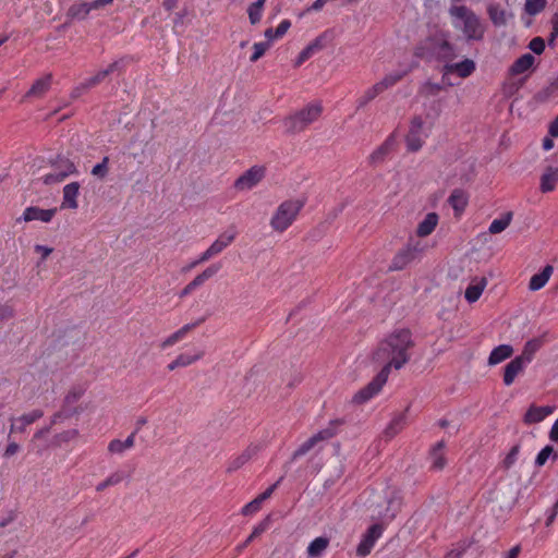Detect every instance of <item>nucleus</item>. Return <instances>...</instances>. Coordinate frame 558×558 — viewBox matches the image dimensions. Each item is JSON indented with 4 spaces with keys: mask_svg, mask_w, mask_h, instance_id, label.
I'll return each mask as SVG.
<instances>
[{
    "mask_svg": "<svg viewBox=\"0 0 558 558\" xmlns=\"http://www.w3.org/2000/svg\"><path fill=\"white\" fill-rule=\"evenodd\" d=\"M113 0H94V1H76L72 3L66 13L68 23H72L74 21H84L88 17L89 13L95 10H100L109 4H111Z\"/></svg>",
    "mask_w": 558,
    "mask_h": 558,
    "instance_id": "6e6552de",
    "label": "nucleus"
},
{
    "mask_svg": "<svg viewBox=\"0 0 558 558\" xmlns=\"http://www.w3.org/2000/svg\"><path fill=\"white\" fill-rule=\"evenodd\" d=\"M486 286H487V279L485 277H481V278L476 277V278L472 279V281L470 282V284L468 286V288L464 292L465 300L469 303L476 302L481 298Z\"/></svg>",
    "mask_w": 558,
    "mask_h": 558,
    "instance_id": "4be33fe9",
    "label": "nucleus"
},
{
    "mask_svg": "<svg viewBox=\"0 0 558 558\" xmlns=\"http://www.w3.org/2000/svg\"><path fill=\"white\" fill-rule=\"evenodd\" d=\"M122 480H123L122 472H113L106 480H104L102 482L97 484L96 490L102 492L106 488H108L109 486H114V485L120 484L122 482Z\"/></svg>",
    "mask_w": 558,
    "mask_h": 558,
    "instance_id": "09e8293b",
    "label": "nucleus"
},
{
    "mask_svg": "<svg viewBox=\"0 0 558 558\" xmlns=\"http://www.w3.org/2000/svg\"><path fill=\"white\" fill-rule=\"evenodd\" d=\"M529 364L515 356L506 366L504 372V384L510 386L513 384L515 377L524 371Z\"/></svg>",
    "mask_w": 558,
    "mask_h": 558,
    "instance_id": "412c9836",
    "label": "nucleus"
},
{
    "mask_svg": "<svg viewBox=\"0 0 558 558\" xmlns=\"http://www.w3.org/2000/svg\"><path fill=\"white\" fill-rule=\"evenodd\" d=\"M442 90V85L439 83H434L432 81H426L423 83L418 89V94L423 97H434Z\"/></svg>",
    "mask_w": 558,
    "mask_h": 558,
    "instance_id": "a18cd8bd",
    "label": "nucleus"
},
{
    "mask_svg": "<svg viewBox=\"0 0 558 558\" xmlns=\"http://www.w3.org/2000/svg\"><path fill=\"white\" fill-rule=\"evenodd\" d=\"M558 183V168L548 167L541 177L539 189L543 193H548L555 190Z\"/></svg>",
    "mask_w": 558,
    "mask_h": 558,
    "instance_id": "7c9ffc66",
    "label": "nucleus"
},
{
    "mask_svg": "<svg viewBox=\"0 0 558 558\" xmlns=\"http://www.w3.org/2000/svg\"><path fill=\"white\" fill-rule=\"evenodd\" d=\"M84 395V389L83 388H73L71 389L66 396L64 397V403L66 405H72L74 404L76 401H78Z\"/></svg>",
    "mask_w": 558,
    "mask_h": 558,
    "instance_id": "4d7b16f0",
    "label": "nucleus"
},
{
    "mask_svg": "<svg viewBox=\"0 0 558 558\" xmlns=\"http://www.w3.org/2000/svg\"><path fill=\"white\" fill-rule=\"evenodd\" d=\"M19 450H20L19 444H16L15 441H9L7 448L3 452V456L5 458H11L14 454H16Z\"/></svg>",
    "mask_w": 558,
    "mask_h": 558,
    "instance_id": "338daca9",
    "label": "nucleus"
},
{
    "mask_svg": "<svg viewBox=\"0 0 558 558\" xmlns=\"http://www.w3.org/2000/svg\"><path fill=\"white\" fill-rule=\"evenodd\" d=\"M335 435L331 428H324L318 430L316 434L311 436L307 440L299 446V448L293 452V459H298L302 456H305L311 450L315 449L320 442L327 441L332 438Z\"/></svg>",
    "mask_w": 558,
    "mask_h": 558,
    "instance_id": "4468645a",
    "label": "nucleus"
},
{
    "mask_svg": "<svg viewBox=\"0 0 558 558\" xmlns=\"http://www.w3.org/2000/svg\"><path fill=\"white\" fill-rule=\"evenodd\" d=\"M550 457L556 459L558 457V453L554 450L551 446L547 445L537 453L535 458V465L543 466Z\"/></svg>",
    "mask_w": 558,
    "mask_h": 558,
    "instance_id": "8fccbe9b",
    "label": "nucleus"
},
{
    "mask_svg": "<svg viewBox=\"0 0 558 558\" xmlns=\"http://www.w3.org/2000/svg\"><path fill=\"white\" fill-rule=\"evenodd\" d=\"M260 508H262V504L259 502V500L257 498H254L252 501H250L242 508V514L253 515L254 513L259 511Z\"/></svg>",
    "mask_w": 558,
    "mask_h": 558,
    "instance_id": "13d9d810",
    "label": "nucleus"
},
{
    "mask_svg": "<svg viewBox=\"0 0 558 558\" xmlns=\"http://www.w3.org/2000/svg\"><path fill=\"white\" fill-rule=\"evenodd\" d=\"M421 59L452 60L456 58V48L449 41L447 33L438 32L421 41L414 51Z\"/></svg>",
    "mask_w": 558,
    "mask_h": 558,
    "instance_id": "7ed1b4c3",
    "label": "nucleus"
},
{
    "mask_svg": "<svg viewBox=\"0 0 558 558\" xmlns=\"http://www.w3.org/2000/svg\"><path fill=\"white\" fill-rule=\"evenodd\" d=\"M267 522H260L258 525H256L254 527V530L252 531L251 535L247 537V539L245 541V543L243 544L242 547H245L248 543H251L254 538H256L257 536H259L262 533H264L267 529Z\"/></svg>",
    "mask_w": 558,
    "mask_h": 558,
    "instance_id": "052dcab7",
    "label": "nucleus"
},
{
    "mask_svg": "<svg viewBox=\"0 0 558 558\" xmlns=\"http://www.w3.org/2000/svg\"><path fill=\"white\" fill-rule=\"evenodd\" d=\"M554 412L553 407H535L532 405L529 408L524 415V422L526 424H535L545 420L548 415Z\"/></svg>",
    "mask_w": 558,
    "mask_h": 558,
    "instance_id": "393cba45",
    "label": "nucleus"
},
{
    "mask_svg": "<svg viewBox=\"0 0 558 558\" xmlns=\"http://www.w3.org/2000/svg\"><path fill=\"white\" fill-rule=\"evenodd\" d=\"M197 326V323L195 324H186L179 328L177 331L165 338L160 343V349L166 350L170 347H173L181 340H183L187 333L193 330Z\"/></svg>",
    "mask_w": 558,
    "mask_h": 558,
    "instance_id": "b1692460",
    "label": "nucleus"
},
{
    "mask_svg": "<svg viewBox=\"0 0 558 558\" xmlns=\"http://www.w3.org/2000/svg\"><path fill=\"white\" fill-rule=\"evenodd\" d=\"M304 202L300 199H288L282 202L270 219V227L274 231L282 233L296 220Z\"/></svg>",
    "mask_w": 558,
    "mask_h": 558,
    "instance_id": "39448f33",
    "label": "nucleus"
},
{
    "mask_svg": "<svg viewBox=\"0 0 558 558\" xmlns=\"http://www.w3.org/2000/svg\"><path fill=\"white\" fill-rule=\"evenodd\" d=\"M314 53L305 47L296 57L294 65L300 66L302 63H304L306 60H308Z\"/></svg>",
    "mask_w": 558,
    "mask_h": 558,
    "instance_id": "0e129e2a",
    "label": "nucleus"
},
{
    "mask_svg": "<svg viewBox=\"0 0 558 558\" xmlns=\"http://www.w3.org/2000/svg\"><path fill=\"white\" fill-rule=\"evenodd\" d=\"M475 71V62L471 59H464L458 63H447L442 68V81L445 82L447 76L457 73L461 78L469 77Z\"/></svg>",
    "mask_w": 558,
    "mask_h": 558,
    "instance_id": "2eb2a0df",
    "label": "nucleus"
},
{
    "mask_svg": "<svg viewBox=\"0 0 558 558\" xmlns=\"http://www.w3.org/2000/svg\"><path fill=\"white\" fill-rule=\"evenodd\" d=\"M401 506L402 499L399 492L393 488H387L385 490L384 502L374 506L373 518L384 523H389L396 518Z\"/></svg>",
    "mask_w": 558,
    "mask_h": 558,
    "instance_id": "423d86ee",
    "label": "nucleus"
},
{
    "mask_svg": "<svg viewBox=\"0 0 558 558\" xmlns=\"http://www.w3.org/2000/svg\"><path fill=\"white\" fill-rule=\"evenodd\" d=\"M452 25L460 31L466 40H482L485 34V25L480 17L466 5H452L449 9Z\"/></svg>",
    "mask_w": 558,
    "mask_h": 558,
    "instance_id": "f03ea898",
    "label": "nucleus"
},
{
    "mask_svg": "<svg viewBox=\"0 0 558 558\" xmlns=\"http://www.w3.org/2000/svg\"><path fill=\"white\" fill-rule=\"evenodd\" d=\"M266 169L264 166H253L243 172L234 182L238 191H250L255 187L264 178Z\"/></svg>",
    "mask_w": 558,
    "mask_h": 558,
    "instance_id": "f8f14e48",
    "label": "nucleus"
},
{
    "mask_svg": "<svg viewBox=\"0 0 558 558\" xmlns=\"http://www.w3.org/2000/svg\"><path fill=\"white\" fill-rule=\"evenodd\" d=\"M548 133L551 137H558V116L550 122Z\"/></svg>",
    "mask_w": 558,
    "mask_h": 558,
    "instance_id": "774afa93",
    "label": "nucleus"
},
{
    "mask_svg": "<svg viewBox=\"0 0 558 558\" xmlns=\"http://www.w3.org/2000/svg\"><path fill=\"white\" fill-rule=\"evenodd\" d=\"M488 16L495 26H504L510 16L499 4H489L487 9Z\"/></svg>",
    "mask_w": 558,
    "mask_h": 558,
    "instance_id": "ea45409f",
    "label": "nucleus"
},
{
    "mask_svg": "<svg viewBox=\"0 0 558 558\" xmlns=\"http://www.w3.org/2000/svg\"><path fill=\"white\" fill-rule=\"evenodd\" d=\"M328 546H329V538H327L325 536L316 537L308 544V546L306 548V554L311 558H318L324 554V551L328 548Z\"/></svg>",
    "mask_w": 558,
    "mask_h": 558,
    "instance_id": "c9c22d12",
    "label": "nucleus"
},
{
    "mask_svg": "<svg viewBox=\"0 0 558 558\" xmlns=\"http://www.w3.org/2000/svg\"><path fill=\"white\" fill-rule=\"evenodd\" d=\"M204 355V352L199 351L195 354L181 353L177 356L180 367H187L195 362L199 361Z\"/></svg>",
    "mask_w": 558,
    "mask_h": 558,
    "instance_id": "864d4df0",
    "label": "nucleus"
},
{
    "mask_svg": "<svg viewBox=\"0 0 558 558\" xmlns=\"http://www.w3.org/2000/svg\"><path fill=\"white\" fill-rule=\"evenodd\" d=\"M381 92L377 87L376 84L367 88L357 99L356 105L357 108L365 107L368 102H371L373 99H375L378 95H380Z\"/></svg>",
    "mask_w": 558,
    "mask_h": 558,
    "instance_id": "49530a36",
    "label": "nucleus"
},
{
    "mask_svg": "<svg viewBox=\"0 0 558 558\" xmlns=\"http://www.w3.org/2000/svg\"><path fill=\"white\" fill-rule=\"evenodd\" d=\"M415 257V252L411 247H407L398 252L391 260V270L404 269Z\"/></svg>",
    "mask_w": 558,
    "mask_h": 558,
    "instance_id": "cd10ccee",
    "label": "nucleus"
},
{
    "mask_svg": "<svg viewBox=\"0 0 558 558\" xmlns=\"http://www.w3.org/2000/svg\"><path fill=\"white\" fill-rule=\"evenodd\" d=\"M407 74V72H393L385 75L379 82L375 83L379 90L384 93L388 88L396 85L402 77Z\"/></svg>",
    "mask_w": 558,
    "mask_h": 558,
    "instance_id": "37998d69",
    "label": "nucleus"
},
{
    "mask_svg": "<svg viewBox=\"0 0 558 558\" xmlns=\"http://www.w3.org/2000/svg\"><path fill=\"white\" fill-rule=\"evenodd\" d=\"M539 344L536 340H530L525 343L523 351L518 355L525 363L530 364L533 360L534 353L538 350Z\"/></svg>",
    "mask_w": 558,
    "mask_h": 558,
    "instance_id": "de8ad7c7",
    "label": "nucleus"
},
{
    "mask_svg": "<svg viewBox=\"0 0 558 558\" xmlns=\"http://www.w3.org/2000/svg\"><path fill=\"white\" fill-rule=\"evenodd\" d=\"M57 213L56 208L41 209L39 207H27L22 216L24 221L39 220L43 222H50Z\"/></svg>",
    "mask_w": 558,
    "mask_h": 558,
    "instance_id": "aec40b11",
    "label": "nucleus"
},
{
    "mask_svg": "<svg viewBox=\"0 0 558 558\" xmlns=\"http://www.w3.org/2000/svg\"><path fill=\"white\" fill-rule=\"evenodd\" d=\"M43 416H44V412L39 409H36V410H33L28 413H25V414L16 417V418H13L11 426H10V434L24 433L28 425L35 423L37 420L41 418Z\"/></svg>",
    "mask_w": 558,
    "mask_h": 558,
    "instance_id": "dca6fc26",
    "label": "nucleus"
},
{
    "mask_svg": "<svg viewBox=\"0 0 558 558\" xmlns=\"http://www.w3.org/2000/svg\"><path fill=\"white\" fill-rule=\"evenodd\" d=\"M558 96V76L550 81L546 86L541 88L536 95L535 100L538 102H546L551 98Z\"/></svg>",
    "mask_w": 558,
    "mask_h": 558,
    "instance_id": "e433bc0d",
    "label": "nucleus"
},
{
    "mask_svg": "<svg viewBox=\"0 0 558 558\" xmlns=\"http://www.w3.org/2000/svg\"><path fill=\"white\" fill-rule=\"evenodd\" d=\"M414 345L415 341L409 328L395 329L378 342L372 353V361L381 364L379 373L389 377L392 369L400 371L410 362Z\"/></svg>",
    "mask_w": 558,
    "mask_h": 558,
    "instance_id": "f257e3e1",
    "label": "nucleus"
},
{
    "mask_svg": "<svg viewBox=\"0 0 558 558\" xmlns=\"http://www.w3.org/2000/svg\"><path fill=\"white\" fill-rule=\"evenodd\" d=\"M135 444V433H132L128 436L125 440L112 439L108 444V452L111 454H122L126 450L134 447Z\"/></svg>",
    "mask_w": 558,
    "mask_h": 558,
    "instance_id": "72a5a7b5",
    "label": "nucleus"
},
{
    "mask_svg": "<svg viewBox=\"0 0 558 558\" xmlns=\"http://www.w3.org/2000/svg\"><path fill=\"white\" fill-rule=\"evenodd\" d=\"M518 454H519V447L518 446L512 447L511 450L509 451V453L507 454V457L505 458V461H504L505 466L510 468L517 461Z\"/></svg>",
    "mask_w": 558,
    "mask_h": 558,
    "instance_id": "680f3d73",
    "label": "nucleus"
},
{
    "mask_svg": "<svg viewBox=\"0 0 558 558\" xmlns=\"http://www.w3.org/2000/svg\"><path fill=\"white\" fill-rule=\"evenodd\" d=\"M554 272V267L550 265L545 266L542 271L535 274L531 277L529 282V289L531 291H538L543 289L547 282L549 281L551 275Z\"/></svg>",
    "mask_w": 558,
    "mask_h": 558,
    "instance_id": "a878e982",
    "label": "nucleus"
},
{
    "mask_svg": "<svg viewBox=\"0 0 558 558\" xmlns=\"http://www.w3.org/2000/svg\"><path fill=\"white\" fill-rule=\"evenodd\" d=\"M445 442L438 441L430 451L432 468L440 471L446 465V458L444 453Z\"/></svg>",
    "mask_w": 558,
    "mask_h": 558,
    "instance_id": "58836bf2",
    "label": "nucleus"
},
{
    "mask_svg": "<svg viewBox=\"0 0 558 558\" xmlns=\"http://www.w3.org/2000/svg\"><path fill=\"white\" fill-rule=\"evenodd\" d=\"M329 38L328 32H324L318 35L314 40H312L306 47L313 52L316 53L325 48L326 43Z\"/></svg>",
    "mask_w": 558,
    "mask_h": 558,
    "instance_id": "3c124183",
    "label": "nucleus"
},
{
    "mask_svg": "<svg viewBox=\"0 0 558 558\" xmlns=\"http://www.w3.org/2000/svg\"><path fill=\"white\" fill-rule=\"evenodd\" d=\"M388 377L385 376V373H378L375 378L372 379L365 387L360 389L352 397V403L354 404H363L374 398L379 391L383 389L384 385L387 383Z\"/></svg>",
    "mask_w": 558,
    "mask_h": 558,
    "instance_id": "9d476101",
    "label": "nucleus"
},
{
    "mask_svg": "<svg viewBox=\"0 0 558 558\" xmlns=\"http://www.w3.org/2000/svg\"><path fill=\"white\" fill-rule=\"evenodd\" d=\"M52 83V75L46 74L43 77L36 80L34 84L31 86L29 90L26 94V97H43L50 88Z\"/></svg>",
    "mask_w": 558,
    "mask_h": 558,
    "instance_id": "bb28decb",
    "label": "nucleus"
},
{
    "mask_svg": "<svg viewBox=\"0 0 558 558\" xmlns=\"http://www.w3.org/2000/svg\"><path fill=\"white\" fill-rule=\"evenodd\" d=\"M266 0H256L247 8L250 23L256 25L260 22Z\"/></svg>",
    "mask_w": 558,
    "mask_h": 558,
    "instance_id": "79ce46f5",
    "label": "nucleus"
},
{
    "mask_svg": "<svg viewBox=\"0 0 558 558\" xmlns=\"http://www.w3.org/2000/svg\"><path fill=\"white\" fill-rule=\"evenodd\" d=\"M259 451V447L257 445H250L246 449H244L238 456L231 458L227 465V472L231 473L243 465H245Z\"/></svg>",
    "mask_w": 558,
    "mask_h": 558,
    "instance_id": "f3484780",
    "label": "nucleus"
},
{
    "mask_svg": "<svg viewBox=\"0 0 558 558\" xmlns=\"http://www.w3.org/2000/svg\"><path fill=\"white\" fill-rule=\"evenodd\" d=\"M429 128L426 129L422 117L415 116L410 122L409 132L405 136V144L409 151H418L425 140L428 137Z\"/></svg>",
    "mask_w": 558,
    "mask_h": 558,
    "instance_id": "1a4fd4ad",
    "label": "nucleus"
},
{
    "mask_svg": "<svg viewBox=\"0 0 558 558\" xmlns=\"http://www.w3.org/2000/svg\"><path fill=\"white\" fill-rule=\"evenodd\" d=\"M108 163H109V158L106 156L102 158L101 162H99L93 167L92 174L97 178L104 179L108 173Z\"/></svg>",
    "mask_w": 558,
    "mask_h": 558,
    "instance_id": "5fc2aeb1",
    "label": "nucleus"
},
{
    "mask_svg": "<svg viewBox=\"0 0 558 558\" xmlns=\"http://www.w3.org/2000/svg\"><path fill=\"white\" fill-rule=\"evenodd\" d=\"M221 269V265L218 263L211 264L206 267L202 272L196 275L192 281V283L198 289L202 287L207 280L215 277Z\"/></svg>",
    "mask_w": 558,
    "mask_h": 558,
    "instance_id": "4c0bfd02",
    "label": "nucleus"
},
{
    "mask_svg": "<svg viewBox=\"0 0 558 558\" xmlns=\"http://www.w3.org/2000/svg\"><path fill=\"white\" fill-rule=\"evenodd\" d=\"M468 194L460 189H456L451 192L448 203L453 208L456 216H460L468 205Z\"/></svg>",
    "mask_w": 558,
    "mask_h": 558,
    "instance_id": "c85d7f7f",
    "label": "nucleus"
},
{
    "mask_svg": "<svg viewBox=\"0 0 558 558\" xmlns=\"http://www.w3.org/2000/svg\"><path fill=\"white\" fill-rule=\"evenodd\" d=\"M535 62V58L531 53H524L518 58L509 69L511 75H520L527 72Z\"/></svg>",
    "mask_w": 558,
    "mask_h": 558,
    "instance_id": "2f4dec72",
    "label": "nucleus"
},
{
    "mask_svg": "<svg viewBox=\"0 0 558 558\" xmlns=\"http://www.w3.org/2000/svg\"><path fill=\"white\" fill-rule=\"evenodd\" d=\"M291 27V22L290 20H282L279 25L277 26V28L275 29V36H278V38H281L282 36L286 35V33L289 31V28Z\"/></svg>",
    "mask_w": 558,
    "mask_h": 558,
    "instance_id": "e2e57ef3",
    "label": "nucleus"
},
{
    "mask_svg": "<svg viewBox=\"0 0 558 558\" xmlns=\"http://www.w3.org/2000/svg\"><path fill=\"white\" fill-rule=\"evenodd\" d=\"M14 310L8 304L0 305V320L9 319L13 317Z\"/></svg>",
    "mask_w": 558,
    "mask_h": 558,
    "instance_id": "69168bd1",
    "label": "nucleus"
},
{
    "mask_svg": "<svg viewBox=\"0 0 558 558\" xmlns=\"http://www.w3.org/2000/svg\"><path fill=\"white\" fill-rule=\"evenodd\" d=\"M323 113L322 101H313L301 110L284 119V128L289 133H299L317 121Z\"/></svg>",
    "mask_w": 558,
    "mask_h": 558,
    "instance_id": "20e7f679",
    "label": "nucleus"
},
{
    "mask_svg": "<svg viewBox=\"0 0 558 558\" xmlns=\"http://www.w3.org/2000/svg\"><path fill=\"white\" fill-rule=\"evenodd\" d=\"M269 43H255L253 46V53L250 58L251 62H256L262 58L269 48Z\"/></svg>",
    "mask_w": 558,
    "mask_h": 558,
    "instance_id": "6e6d98bb",
    "label": "nucleus"
},
{
    "mask_svg": "<svg viewBox=\"0 0 558 558\" xmlns=\"http://www.w3.org/2000/svg\"><path fill=\"white\" fill-rule=\"evenodd\" d=\"M49 163L51 171L41 178L43 183L46 185L58 184L71 174L77 172L74 162L64 156H57L54 159H51Z\"/></svg>",
    "mask_w": 558,
    "mask_h": 558,
    "instance_id": "0eeeda50",
    "label": "nucleus"
},
{
    "mask_svg": "<svg viewBox=\"0 0 558 558\" xmlns=\"http://www.w3.org/2000/svg\"><path fill=\"white\" fill-rule=\"evenodd\" d=\"M546 7V0H526L525 12L530 15H536L542 12Z\"/></svg>",
    "mask_w": 558,
    "mask_h": 558,
    "instance_id": "603ef678",
    "label": "nucleus"
},
{
    "mask_svg": "<svg viewBox=\"0 0 558 558\" xmlns=\"http://www.w3.org/2000/svg\"><path fill=\"white\" fill-rule=\"evenodd\" d=\"M513 353V348L510 344H500L494 348L488 356L489 365H497L505 360L509 359Z\"/></svg>",
    "mask_w": 558,
    "mask_h": 558,
    "instance_id": "f704fd0d",
    "label": "nucleus"
},
{
    "mask_svg": "<svg viewBox=\"0 0 558 558\" xmlns=\"http://www.w3.org/2000/svg\"><path fill=\"white\" fill-rule=\"evenodd\" d=\"M405 422L407 414L404 412L395 414L389 424L387 425V427L385 428L384 436L388 439H392L403 429Z\"/></svg>",
    "mask_w": 558,
    "mask_h": 558,
    "instance_id": "c756f323",
    "label": "nucleus"
},
{
    "mask_svg": "<svg viewBox=\"0 0 558 558\" xmlns=\"http://www.w3.org/2000/svg\"><path fill=\"white\" fill-rule=\"evenodd\" d=\"M396 145V140L392 135L388 136L385 142L378 146L368 157L369 163L379 165L391 154Z\"/></svg>",
    "mask_w": 558,
    "mask_h": 558,
    "instance_id": "6ab92c4d",
    "label": "nucleus"
},
{
    "mask_svg": "<svg viewBox=\"0 0 558 558\" xmlns=\"http://www.w3.org/2000/svg\"><path fill=\"white\" fill-rule=\"evenodd\" d=\"M383 532V524L376 523L371 525L367 529V531L363 534L356 547V555L360 557H366L367 555H369L376 542L381 537Z\"/></svg>",
    "mask_w": 558,
    "mask_h": 558,
    "instance_id": "ddd939ff",
    "label": "nucleus"
},
{
    "mask_svg": "<svg viewBox=\"0 0 558 558\" xmlns=\"http://www.w3.org/2000/svg\"><path fill=\"white\" fill-rule=\"evenodd\" d=\"M78 436H80V432L76 428L63 430V432L54 435L53 445L60 447L63 444H68L70 441L75 440L76 438H78Z\"/></svg>",
    "mask_w": 558,
    "mask_h": 558,
    "instance_id": "c03bdc74",
    "label": "nucleus"
},
{
    "mask_svg": "<svg viewBox=\"0 0 558 558\" xmlns=\"http://www.w3.org/2000/svg\"><path fill=\"white\" fill-rule=\"evenodd\" d=\"M236 238L234 228H230L218 235V238L201 254V260H209L222 253Z\"/></svg>",
    "mask_w": 558,
    "mask_h": 558,
    "instance_id": "9b49d317",
    "label": "nucleus"
},
{
    "mask_svg": "<svg viewBox=\"0 0 558 558\" xmlns=\"http://www.w3.org/2000/svg\"><path fill=\"white\" fill-rule=\"evenodd\" d=\"M529 48L536 54L543 53L545 50V41L541 37L533 38L530 44Z\"/></svg>",
    "mask_w": 558,
    "mask_h": 558,
    "instance_id": "bf43d9fd",
    "label": "nucleus"
},
{
    "mask_svg": "<svg viewBox=\"0 0 558 558\" xmlns=\"http://www.w3.org/2000/svg\"><path fill=\"white\" fill-rule=\"evenodd\" d=\"M117 68V63H111L107 69L97 72L95 75L86 78L77 87L76 92H84L89 88L95 87L99 83H101L110 73H112Z\"/></svg>",
    "mask_w": 558,
    "mask_h": 558,
    "instance_id": "5701e85b",
    "label": "nucleus"
},
{
    "mask_svg": "<svg viewBox=\"0 0 558 558\" xmlns=\"http://www.w3.org/2000/svg\"><path fill=\"white\" fill-rule=\"evenodd\" d=\"M80 187L78 182H71L63 186L62 209H76L78 207L77 197Z\"/></svg>",
    "mask_w": 558,
    "mask_h": 558,
    "instance_id": "a211bd4d",
    "label": "nucleus"
},
{
    "mask_svg": "<svg viewBox=\"0 0 558 558\" xmlns=\"http://www.w3.org/2000/svg\"><path fill=\"white\" fill-rule=\"evenodd\" d=\"M439 217L436 213H428L418 223L416 234L421 238L429 235L438 225Z\"/></svg>",
    "mask_w": 558,
    "mask_h": 558,
    "instance_id": "473e14b6",
    "label": "nucleus"
},
{
    "mask_svg": "<svg viewBox=\"0 0 558 558\" xmlns=\"http://www.w3.org/2000/svg\"><path fill=\"white\" fill-rule=\"evenodd\" d=\"M513 214L511 211H507L500 218L494 219L488 228L489 233L498 234L505 231L511 223Z\"/></svg>",
    "mask_w": 558,
    "mask_h": 558,
    "instance_id": "a19ab883",
    "label": "nucleus"
}]
</instances>
